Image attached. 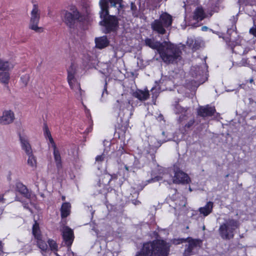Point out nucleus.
<instances>
[{
  "mask_svg": "<svg viewBox=\"0 0 256 256\" xmlns=\"http://www.w3.org/2000/svg\"><path fill=\"white\" fill-rule=\"evenodd\" d=\"M170 244L162 240H155L143 244L135 256H168Z\"/></svg>",
  "mask_w": 256,
  "mask_h": 256,
  "instance_id": "nucleus-1",
  "label": "nucleus"
},
{
  "mask_svg": "<svg viewBox=\"0 0 256 256\" xmlns=\"http://www.w3.org/2000/svg\"><path fill=\"white\" fill-rule=\"evenodd\" d=\"M100 5L101 9L100 17L102 19L100 24L104 27V33L116 32L118 28V20L114 16L109 15L108 3L106 0H100Z\"/></svg>",
  "mask_w": 256,
  "mask_h": 256,
  "instance_id": "nucleus-2",
  "label": "nucleus"
},
{
  "mask_svg": "<svg viewBox=\"0 0 256 256\" xmlns=\"http://www.w3.org/2000/svg\"><path fill=\"white\" fill-rule=\"evenodd\" d=\"M182 53L180 47L170 41L162 42L158 52L160 58L166 64L177 62L181 59Z\"/></svg>",
  "mask_w": 256,
  "mask_h": 256,
  "instance_id": "nucleus-3",
  "label": "nucleus"
},
{
  "mask_svg": "<svg viewBox=\"0 0 256 256\" xmlns=\"http://www.w3.org/2000/svg\"><path fill=\"white\" fill-rule=\"evenodd\" d=\"M238 227V222L234 219H228L219 228V233L222 239L230 240L234 236V232Z\"/></svg>",
  "mask_w": 256,
  "mask_h": 256,
  "instance_id": "nucleus-4",
  "label": "nucleus"
},
{
  "mask_svg": "<svg viewBox=\"0 0 256 256\" xmlns=\"http://www.w3.org/2000/svg\"><path fill=\"white\" fill-rule=\"evenodd\" d=\"M70 12L62 10L61 14L64 16V22L70 28H74L76 24L80 21L81 14L75 6L70 8Z\"/></svg>",
  "mask_w": 256,
  "mask_h": 256,
  "instance_id": "nucleus-5",
  "label": "nucleus"
},
{
  "mask_svg": "<svg viewBox=\"0 0 256 256\" xmlns=\"http://www.w3.org/2000/svg\"><path fill=\"white\" fill-rule=\"evenodd\" d=\"M177 244L183 242H188V244L186 245V248L183 253L184 256H190L194 254V250L198 248H201L202 244V240L200 239H194L192 238H188L186 239L182 238L178 240Z\"/></svg>",
  "mask_w": 256,
  "mask_h": 256,
  "instance_id": "nucleus-6",
  "label": "nucleus"
},
{
  "mask_svg": "<svg viewBox=\"0 0 256 256\" xmlns=\"http://www.w3.org/2000/svg\"><path fill=\"white\" fill-rule=\"evenodd\" d=\"M40 12L38 9V5L34 4L30 13V18L28 28L36 32H43L44 28L38 26L40 22Z\"/></svg>",
  "mask_w": 256,
  "mask_h": 256,
  "instance_id": "nucleus-7",
  "label": "nucleus"
},
{
  "mask_svg": "<svg viewBox=\"0 0 256 256\" xmlns=\"http://www.w3.org/2000/svg\"><path fill=\"white\" fill-rule=\"evenodd\" d=\"M156 150L154 147L149 146L146 150V157L148 159L149 162L153 166L154 168L152 170V174H161L164 172V168L159 166L156 162L155 160V153Z\"/></svg>",
  "mask_w": 256,
  "mask_h": 256,
  "instance_id": "nucleus-8",
  "label": "nucleus"
},
{
  "mask_svg": "<svg viewBox=\"0 0 256 256\" xmlns=\"http://www.w3.org/2000/svg\"><path fill=\"white\" fill-rule=\"evenodd\" d=\"M62 236L63 241L64 242L65 244L68 247V250H70V246L74 240L73 230L68 226H65L63 228L62 230Z\"/></svg>",
  "mask_w": 256,
  "mask_h": 256,
  "instance_id": "nucleus-9",
  "label": "nucleus"
},
{
  "mask_svg": "<svg viewBox=\"0 0 256 256\" xmlns=\"http://www.w3.org/2000/svg\"><path fill=\"white\" fill-rule=\"evenodd\" d=\"M174 176L173 178V182L176 184H188L190 178L188 176L179 169L174 170Z\"/></svg>",
  "mask_w": 256,
  "mask_h": 256,
  "instance_id": "nucleus-10",
  "label": "nucleus"
},
{
  "mask_svg": "<svg viewBox=\"0 0 256 256\" xmlns=\"http://www.w3.org/2000/svg\"><path fill=\"white\" fill-rule=\"evenodd\" d=\"M15 119L14 112L11 110H6L0 116V124L7 125L13 122Z\"/></svg>",
  "mask_w": 256,
  "mask_h": 256,
  "instance_id": "nucleus-11",
  "label": "nucleus"
},
{
  "mask_svg": "<svg viewBox=\"0 0 256 256\" xmlns=\"http://www.w3.org/2000/svg\"><path fill=\"white\" fill-rule=\"evenodd\" d=\"M198 114L201 117L210 116L214 115L216 112L214 106H210L207 105L205 106H200L197 110Z\"/></svg>",
  "mask_w": 256,
  "mask_h": 256,
  "instance_id": "nucleus-12",
  "label": "nucleus"
},
{
  "mask_svg": "<svg viewBox=\"0 0 256 256\" xmlns=\"http://www.w3.org/2000/svg\"><path fill=\"white\" fill-rule=\"evenodd\" d=\"M150 26L152 31L158 34L163 35L166 34V30L168 29V28L164 26V25L158 19L152 22Z\"/></svg>",
  "mask_w": 256,
  "mask_h": 256,
  "instance_id": "nucleus-13",
  "label": "nucleus"
},
{
  "mask_svg": "<svg viewBox=\"0 0 256 256\" xmlns=\"http://www.w3.org/2000/svg\"><path fill=\"white\" fill-rule=\"evenodd\" d=\"M158 20L164 25V26L168 28L171 27L172 22V18L168 13L164 12L162 14Z\"/></svg>",
  "mask_w": 256,
  "mask_h": 256,
  "instance_id": "nucleus-14",
  "label": "nucleus"
},
{
  "mask_svg": "<svg viewBox=\"0 0 256 256\" xmlns=\"http://www.w3.org/2000/svg\"><path fill=\"white\" fill-rule=\"evenodd\" d=\"M16 190L22 194L24 198L30 199L31 192L27 188L26 186L22 182H17L16 184Z\"/></svg>",
  "mask_w": 256,
  "mask_h": 256,
  "instance_id": "nucleus-15",
  "label": "nucleus"
},
{
  "mask_svg": "<svg viewBox=\"0 0 256 256\" xmlns=\"http://www.w3.org/2000/svg\"><path fill=\"white\" fill-rule=\"evenodd\" d=\"M77 68L78 66L76 64L72 62L70 66L68 68V84H70L72 82H74V80L76 73Z\"/></svg>",
  "mask_w": 256,
  "mask_h": 256,
  "instance_id": "nucleus-16",
  "label": "nucleus"
},
{
  "mask_svg": "<svg viewBox=\"0 0 256 256\" xmlns=\"http://www.w3.org/2000/svg\"><path fill=\"white\" fill-rule=\"evenodd\" d=\"M20 140L22 148L24 150L26 154H30L32 152V148L28 138L20 134Z\"/></svg>",
  "mask_w": 256,
  "mask_h": 256,
  "instance_id": "nucleus-17",
  "label": "nucleus"
},
{
  "mask_svg": "<svg viewBox=\"0 0 256 256\" xmlns=\"http://www.w3.org/2000/svg\"><path fill=\"white\" fill-rule=\"evenodd\" d=\"M145 44L154 50H156L158 52L162 42L156 40L154 38H146L144 40Z\"/></svg>",
  "mask_w": 256,
  "mask_h": 256,
  "instance_id": "nucleus-18",
  "label": "nucleus"
},
{
  "mask_svg": "<svg viewBox=\"0 0 256 256\" xmlns=\"http://www.w3.org/2000/svg\"><path fill=\"white\" fill-rule=\"evenodd\" d=\"M213 207V202H208L204 206L200 208H198V212L200 214H202L204 216H206L212 212Z\"/></svg>",
  "mask_w": 256,
  "mask_h": 256,
  "instance_id": "nucleus-19",
  "label": "nucleus"
},
{
  "mask_svg": "<svg viewBox=\"0 0 256 256\" xmlns=\"http://www.w3.org/2000/svg\"><path fill=\"white\" fill-rule=\"evenodd\" d=\"M96 46L100 49L107 46L109 44V42L106 36H103L99 38H96L95 39Z\"/></svg>",
  "mask_w": 256,
  "mask_h": 256,
  "instance_id": "nucleus-20",
  "label": "nucleus"
},
{
  "mask_svg": "<svg viewBox=\"0 0 256 256\" xmlns=\"http://www.w3.org/2000/svg\"><path fill=\"white\" fill-rule=\"evenodd\" d=\"M71 206L69 202H64L60 208L61 216L62 218H66L70 212Z\"/></svg>",
  "mask_w": 256,
  "mask_h": 256,
  "instance_id": "nucleus-21",
  "label": "nucleus"
},
{
  "mask_svg": "<svg viewBox=\"0 0 256 256\" xmlns=\"http://www.w3.org/2000/svg\"><path fill=\"white\" fill-rule=\"evenodd\" d=\"M130 104V100L124 102L120 100H118L116 102V103L114 104V108L116 110H118L120 111H124L125 108H129Z\"/></svg>",
  "mask_w": 256,
  "mask_h": 256,
  "instance_id": "nucleus-22",
  "label": "nucleus"
},
{
  "mask_svg": "<svg viewBox=\"0 0 256 256\" xmlns=\"http://www.w3.org/2000/svg\"><path fill=\"white\" fill-rule=\"evenodd\" d=\"M133 96L138 98L139 100L142 101L148 99L150 94L148 91L138 90L134 93Z\"/></svg>",
  "mask_w": 256,
  "mask_h": 256,
  "instance_id": "nucleus-23",
  "label": "nucleus"
},
{
  "mask_svg": "<svg viewBox=\"0 0 256 256\" xmlns=\"http://www.w3.org/2000/svg\"><path fill=\"white\" fill-rule=\"evenodd\" d=\"M194 19L198 20H202L205 17V14L202 8L198 7L194 12Z\"/></svg>",
  "mask_w": 256,
  "mask_h": 256,
  "instance_id": "nucleus-24",
  "label": "nucleus"
},
{
  "mask_svg": "<svg viewBox=\"0 0 256 256\" xmlns=\"http://www.w3.org/2000/svg\"><path fill=\"white\" fill-rule=\"evenodd\" d=\"M74 82H72V84H68L72 90H74L76 94L78 95V97L80 98L82 96V89L80 86V84L78 83L75 77L74 78Z\"/></svg>",
  "mask_w": 256,
  "mask_h": 256,
  "instance_id": "nucleus-25",
  "label": "nucleus"
},
{
  "mask_svg": "<svg viewBox=\"0 0 256 256\" xmlns=\"http://www.w3.org/2000/svg\"><path fill=\"white\" fill-rule=\"evenodd\" d=\"M10 80V74L9 72L0 71V82L8 84Z\"/></svg>",
  "mask_w": 256,
  "mask_h": 256,
  "instance_id": "nucleus-26",
  "label": "nucleus"
},
{
  "mask_svg": "<svg viewBox=\"0 0 256 256\" xmlns=\"http://www.w3.org/2000/svg\"><path fill=\"white\" fill-rule=\"evenodd\" d=\"M54 150V156L55 162L56 163V166L58 168H60L62 166V160H61V156L60 154V152L58 148H56Z\"/></svg>",
  "mask_w": 256,
  "mask_h": 256,
  "instance_id": "nucleus-27",
  "label": "nucleus"
},
{
  "mask_svg": "<svg viewBox=\"0 0 256 256\" xmlns=\"http://www.w3.org/2000/svg\"><path fill=\"white\" fill-rule=\"evenodd\" d=\"M11 68L10 62L0 58V71L9 72Z\"/></svg>",
  "mask_w": 256,
  "mask_h": 256,
  "instance_id": "nucleus-28",
  "label": "nucleus"
},
{
  "mask_svg": "<svg viewBox=\"0 0 256 256\" xmlns=\"http://www.w3.org/2000/svg\"><path fill=\"white\" fill-rule=\"evenodd\" d=\"M32 234L37 240L42 238L39 224L36 221L32 226Z\"/></svg>",
  "mask_w": 256,
  "mask_h": 256,
  "instance_id": "nucleus-29",
  "label": "nucleus"
},
{
  "mask_svg": "<svg viewBox=\"0 0 256 256\" xmlns=\"http://www.w3.org/2000/svg\"><path fill=\"white\" fill-rule=\"evenodd\" d=\"M28 156V164L32 168H36V160L32 152L30 154H27Z\"/></svg>",
  "mask_w": 256,
  "mask_h": 256,
  "instance_id": "nucleus-30",
  "label": "nucleus"
},
{
  "mask_svg": "<svg viewBox=\"0 0 256 256\" xmlns=\"http://www.w3.org/2000/svg\"><path fill=\"white\" fill-rule=\"evenodd\" d=\"M188 108L181 106L178 103L174 105V112L176 114H183L186 113Z\"/></svg>",
  "mask_w": 256,
  "mask_h": 256,
  "instance_id": "nucleus-31",
  "label": "nucleus"
},
{
  "mask_svg": "<svg viewBox=\"0 0 256 256\" xmlns=\"http://www.w3.org/2000/svg\"><path fill=\"white\" fill-rule=\"evenodd\" d=\"M122 0H108L111 6L116 7V4H118V7L116 8L117 12L118 13L120 9L122 8Z\"/></svg>",
  "mask_w": 256,
  "mask_h": 256,
  "instance_id": "nucleus-32",
  "label": "nucleus"
},
{
  "mask_svg": "<svg viewBox=\"0 0 256 256\" xmlns=\"http://www.w3.org/2000/svg\"><path fill=\"white\" fill-rule=\"evenodd\" d=\"M188 119V116L186 114H182L178 119V122L180 124L184 125V122Z\"/></svg>",
  "mask_w": 256,
  "mask_h": 256,
  "instance_id": "nucleus-33",
  "label": "nucleus"
},
{
  "mask_svg": "<svg viewBox=\"0 0 256 256\" xmlns=\"http://www.w3.org/2000/svg\"><path fill=\"white\" fill-rule=\"evenodd\" d=\"M38 247L42 250H46L47 249L48 246L46 242L42 240L40 238V240H38Z\"/></svg>",
  "mask_w": 256,
  "mask_h": 256,
  "instance_id": "nucleus-34",
  "label": "nucleus"
},
{
  "mask_svg": "<svg viewBox=\"0 0 256 256\" xmlns=\"http://www.w3.org/2000/svg\"><path fill=\"white\" fill-rule=\"evenodd\" d=\"M48 243L52 250H57L58 246L55 241L52 240H49Z\"/></svg>",
  "mask_w": 256,
  "mask_h": 256,
  "instance_id": "nucleus-35",
  "label": "nucleus"
},
{
  "mask_svg": "<svg viewBox=\"0 0 256 256\" xmlns=\"http://www.w3.org/2000/svg\"><path fill=\"white\" fill-rule=\"evenodd\" d=\"M195 122V120L193 118L188 120V122L186 123L184 126V128H191L194 124Z\"/></svg>",
  "mask_w": 256,
  "mask_h": 256,
  "instance_id": "nucleus-36",
  "label": "nucleus"
},
{
  "mask_svg": "<svg viewBox=\"0 0 256 256\" xmlns=\"http://www.w3.org/2000/svg\"><path fill=\"white\" fill-rule=\"evenodd\" d=\"M21 80L23 84L25 86H26L30 80L29 75L28 74L24 75L22 76L21 77Z\"/></svg>",
  "mask_w": 256,
  "mask_h": 256,
  "instance_id": "nucleus-37",
  "label": "nucleus"
},
{
  "mask_svg": "<svg viewBox=\"0 0 256 256\" xmlns=\"http://www.w3.org/2000/svg\"><path fill=\"white\" fill-rule=\"evenodd\" d=\"M107 88H108V83H107L106 80L105 84L104 85V88L103 89V91H102V96H101V100H102V98L104 96V94H106L107 96L108 94V91L107 90Z\"/></svg>",
  "mask_w": 256,
  "mask_h": 256,
  "instance_id": "nucleus-38",
  "label": "nucleus"
},
{
  "mask_svg": "<svg viewBox=\"0 0 256 256\" xmlns=\"http://www.w3.org/2000/svg\"><path fill=\"white\" fill-rule=\"evenodd\" d=\"M4 196L0 194V212H2L4 210Z\"/></svg>",
  "mask_w": 256,
  "mask_h": 256,
  "instance_id": "nucleus-39",
  "label": "nucleus"
},
{
  "mask_svg": "<svg viewBox=\"0 0 256 256\" xmlns=\"http://www.w3.org/2000/svg\"><path fill=\"white\" fill-rule=\"evenodd\" d=\"M105 158V155L104 154H102L101 155L98 156L96 158V161L98 162H101L103 161H104Z\"/></svg>",
  "mask_w": 256,
  "mask_h": 256,
  "instance_id": "nucleus-40",
  "label": "nucleus"
},
{
  "mask_svg": "<svg viewBox=\"0 0 256 256\" xmlns=\"http://www.w3.org/2000/svg\"><path fill=\"white\" fill-rule=\"evenodd\" d=\"M162 179V178L160 176H156L155 177L152 178L147 180L148 183H150L152 182H155L157 181H159Z\"/></svg>",
  "mask_w": 256,
  "mask_h": 256,
  "instance_id": "nucleus-41",
  "label": "nucleus"
},
{
  "mask_svg": "<svg viewBox=\"0 0 256 256\" xmlns=\"http://www.w3.org/2000/svg\"><path fill=\"white\" fill-rule=\"evenodd\" d=\"M48 139H49L50 142L52 144V146L53 149H55L56 148H57L56 146L51 134H50Z\"/></svg>",
  "mask_w": 256,
  "mask_h": 256,
  "instance_id": "nucleus-42",
  "label": "nucleus"
},
{
  "mask_svg": "<svg viewBox=\"0 0 256 256\" xmlns=\"http://www.w3.org/2000/svg\"><path fill=\"white\" fill-rule=\"evenodd\" d=\"M250 33L256 37V26H254L250 30Z\"/></svg>",
  "mask_w": 256,
  "mask_h": 256,
  "instance_id": "nucleus-43",
  "label": "nucleus"
},
{
  "mask_svg": "<svg viewBox=\"0 0 256 256\" xmlns=\"http://www.w3.org/2000/svg\"><path fill=\"white\" fill-rule=\"evenodd\" d=\"M124 152V150L122 148V149H119L117 152H116V155H122L123 154Z\"/></svg>",
  "mask_w": 256,
  "mask_h": 256,
  "instance_id": "nucleus-44",
  "label": "nucleus"
},
{
  "mask_svg": "<svg viewBox=\"0 0 256 256\" xmlns=\"http://www.w3.org/2000/svg\"><path fill=\"white\" fill-rule=\"evenodd\" d=\"M130 7L132 10L134 12L136 10V6L134 3L131 4Z\"/></svg>",
  "mask_w": 256,
  "mask_h": 256,
  "instance_id": "nucleus-45",
  "label": "nucleus"
},
{
  "mask_svg": "<svg viewBox=\"0 0 256 256\" xmlns=\"http://www.w3.org/2000/svg\"><path fill=\"white\" fill-rule=\"evenodd\" d=\"M200 48V46L198 44H197L196 43V41L194 42V44L193 45L192 48L194 50H196L197 49H198Z\"/></svg>",
  "mask_w": 256,
  "mask_h": 256,
  "instance_id": "nucleus-46",
  "label": "nucleus"
},
{
  "mask_svg": "<svg viewBox=\"0 0 256 256\" xmlns=\"http://www.w3.org/2000/svg\"><path fill=\"white\" fill-rule=\"evenodd\" d=\"M46 135L49 138V136L50 134H51L50 130H48V128H46Z\"/></svg>",
  "mask_w": 256,
  "mask_h": 256,
  "instance_id": "nucleus-47",
  "label": "nucleus"
},
{
  "mask_svg": "<svg viewBox=\"0 0 256 256\" xmlns=\"http://www.w3.org/2000/svg\"><path fill=\"white\" fill-rule=\"evenodd\" d=\"M133 203L135 204V205H136V204H138L140 203V202L138 200H134V202H133Z\"/></svg>",
  "mask_w": 256,
  "mask_h": 256,
  "instance_id": "nucleus-48",
  "label": "nucleus"
},
{
  "mask_svg": "<svg viewBox=\"0 0 256 256\" xmlns=\"http://www.w3.org/2000/svg\"><path fill=\"white\" fill-rule=\"evenodd\" d=\"M2 246H1V242H0V254L2 253Z\"/></svg>",
  "mask_w": 256,
  "mask_h": 256,
  "instance_id": "nucleus-49",
  "label": "nucleus"
},
{
  "mask_svg": "<svg viewBox=\"0 0 256 256\" xmlns=\"http://www.w3.org/2000/svg\"><path fill=\"white\" fill-rule=\"evenodd\" d=\"M124 168L127 171H128V167L126 165L124 166Z\"/></svg>",
  "mask_w": 256,
  "mask_h": 256,
  "instance_id": "nucleus-50",
  "label": "nucleus"
},
{
  "mask_svg": "<svg viewBox=\"0 0 256 256\" xmlns=\"http://www.w3.org/2000/svg\"><path fill=\"white\" fill-rule=\"evenodd\" d=\"M36 186L39 189V185L38 184V182H36Z\"/></svg>",
  "mask_w": 256,
  "mask_h": 256,
  "instance_id": "nucleus-51",
  "label": "nucleus"
},
{
  "mask_svg": "<svg viewBox=\"0 0 256 256\" xmlns=\"http://www.w3.org/2000/svg\"><path fill=\"white\" fill-rule=\"evenodd\" d=\"M65 198H65V196H62V200H65Z\"/></svg>",
  "mask_w": 256,
  "mask_h": 256,
  "instance_id": "nucleus-52",
  "label": "nucleus"
},
{
  "mask_svg": "<svg viewBox=\"0 0 256 256\" xmlns=\"http://www.w3.org/2000/svg\"><path fill=\"white\" fill-rule=\"evenodd\" d=\"M202 28V30H206V29H207V27H206V26H203V27Z\"/></svg>",
  "mask_w": 256,
  "mask_h": 256,
  "instance_id": "nucleus-53",
  "label": "nucleus"
},
{
  "mask_svg": "<svg viewBox=\"0 0 256 256\" xmlns=\"http://www.w3.org/2000/svg\"><path fill=\"white\" fill-rule=\"evenodd\" d=\"M253 81H254V80L252 79H250V82H252Z\"/></svg>",
  "mask_w": 256,
  "mask_h": 256,
  "instance_id": "nucleus-54",
  "label": "nucleus"
},
{
  "mask_svg": "<svg viewBox=\"0 0 256 256\" xmlns=\"http://www.w3.org/2000/svg\"><path fill=\"white\" fill-rule=\"evenodd\" d=\"M231 49L233 50H234V46H231Z\"/></svg>",
  "mask_w": 256,
  "mask_h": 256,
  "instance_id": "nucleus-55",
  "label": "nucleus"
},
{
  "mask_svg": "<svg viewBox=\"0 0 256 256\" xmlns=\"http://www.w3.org/2000/svg\"><path fill=\"white\" fill-rule=\"evenodd\" d=\"M229 176V174H228L226 176V178H228Z\"/></svg>",
  "mask_w": 256,
  "mask_h": 256,
  "instance_id": "nucleus-56",
  "label": "nucleus"
},
{
  "mask_svg": "<svg viewBox=\"0 0 256 256\" xmlns=\"http://www.w3.org/2000/svg\"><path fill=\"white\" fill-rule=\"evenodd\" d=\"M106 0L108 2V1L107 0Z\"/></svg>",
  "mask_w": 256,
  "mask_h": 256,
  "instance_id": "nucleus-57",
  "label": "nucleus"
}]
</instances>
